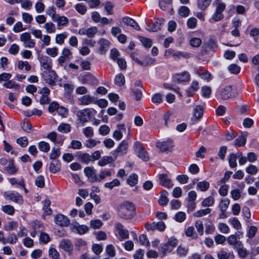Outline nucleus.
<instances>
[{"instance_id": "nucleus-4", "label": "nucleus", "mask_w": 259, "mask_h": 259, "mask_svg": "<svg viewBox=\"0 0 259 259\" xmlns=\"http://www.w3.org/2000/svg\"><path fill=\"white\" fill-rule=\"evenodd\" d=\"M134 149L138 157L143 160L146 161L149 160V157L148 153L139 142H136L134 143Z\"/></svg>"}, {"instance_id": "nucleus-35", "label": "nucleus", "mask_w": 259, "mask_h": 259, "mask_svg": "<svg viewBox=\"0 0 259 259\" xmlns=\"http://www.w3.org/2000/svg\"><path fill=\"white\" fill-rule=\"evenodd\" d=\"M211 0H197L198 8L201 10H205L210 5Z\"/></svg>"}, {"instance_id": "nucleus-56", "label": "nucleus", "mask_w": 259, "mask_h": 259, "mask_svg": "<svg viewBox=\"0 0 259 259\" xmlns=\"http://www.w3.org/2000/svg\"><path fill=\"white\" fill-rule=\"evenodd\" d=\"M39 149L44 152H48L50 150V145L48 143L42 141L38 144Z\"/></svg>"}, {"instance_id": "nucleus-61", "label": "nucleus", "mask_w": 259, "mask_h": 259, "mask_svg": "<svg viewBox=\"0 0 259 259\" xmlns=\"http://www.w3.org/2000/svg\"><path fill=\"white\" fill-rule=\"evenodd\" d=\"M202 96L205 98H209L211 93V89L209 87L204 86L201 89Z\"/></svg>"}, {"instance_id": "nucleus-38", "label": "nucleus", "mask_w": 259, "mask_h": 259, "mask_svg": "<svg viewBox=\"0 0 259 259\" xmlns=\"http://www.w3.org/2000/svg\"><path fill=\"white\" fill-rule=\"evenodd\" d=\"M44 28L48 33H53L56 32V29L55 25L51 22H49L44 25Z\"/></svg>"}, {"instance_id": "nucleus-12", "label": "nucleus", "mask_w": 259, "mask_h": 259, "mask_svg": "<svg viewBox=\"0 0 259 259\" xmlns=\"http://www.w3.org/2000/svg\"><path fill=\"white\" fill-rule=\"evenodd\" d=\"M84 173L88 178L90 182L94 183L97 182V176L96 174V170L93 167L88 166L84 168Z\"/></svg>"}, {"instance_id": "nucleus-36", "label": "nucleus", "mask_w": 259, "mask_h": 259, "mask_svg": "<svg viewBox=\"0 0 259 259\" xmlns=\"http://www.w3.org/2000/svg\"><path fill=\"white\" fill-rule=\"evenodd\" d=\"M217 256L219 259H229L233 258L234 255L233 252L227 253L225 251H220L217 254Z\"/></svg>"}, {"instance_id": "nucleus-7", "label": "nucleus", "mask_w": 259, "mask_h": 259, "mask_svg": "<svg viewBox=\"0 0 259 259\" xmlns=\"http://www.w3.org/2000/svg\"><path fill=\"white\" fill-rule=\"evenodd\" d=\"M4 196L6 199L12 200L19 204H21L23 203V199L22 196L17 192H6L4 193Z\"/></svg>"}, {"instance_id": "nucleus-57", "label": "nucleus", "mask_w": 259, "mask_h": 259, "mask_svg": "<svg viewBox=\"0 0 259 259\" xmlns=\"http://www.w3.org/2000/svg\"><path fill=\"white\" fill-rule=\"evenodd\" d=\"M24 67L26 71H29L31 68L27 61H19L18 63V68L22 70Z\"/></svg>"}, {"instance_id": "nucleus-49", "label": "nucleus", "mask_w": 259, "mask_h": 259, "mask_svg": "<svg viewBox=\"0 0 259 259\" xmlns=\"http://www.w3.org/2000/svg\"><path fill=\"white\" fill-rule=\"evenodd\" d=\"M46 53L48 55L54 58L56 57L58 54V49L56 47L53 48H48L46 50Z\"/></svg>"}, {"instance_id": "nucleus-58", "label": "nucleus", "mask_w": 259, "mask_h": 259, "mask_svg": "<svg viewBox=\"0 0 259 259\" xmlns=\"http://www.w3.org/2000/svg\"><path fill=\"white\" fill-rule=\"evenodd\" d=\"M61 152L59 148H53L50 154V158L52 160H57Z\"/></svg>"}, {"instance_id": "nucleus-16", "label": "nucleus", "mask_w": 259, "mask_h": 259, "mask_svg": "<svg viewBox=\"0 0 259 259\" xmlns=\"http://www.w3.org/2000/svg\"><path fill=\"white\" fill-rule=\"evenodd\" d=\"M175 78L179 83L186 82L189 81L190 79V74L187 71L177 73L175 75Z\"/></svg>"}, {"instance_id": "nucleus-55", "label": "nucleus", "mask_w": 259, "mask_h": 259, "mask_svg": "<svg viewBox=\"0 0 259 259\" xmlns=\"http://www.w3.org/2000/svg\"><path fill=\"white\" fill-rule=\"evenodd\" d=\"M246 172L250 175H254L258 171L257 167L253 164H250L245 169Z\"/></svg>"}, {"instance_id": "nucleus-54", "label": "nucleus", "mask_w": 259, "mask_h": 259, "mask_svg": "<svg viewBox=\"0 0 259 259\" xmlns=\"http://www.w3.org/2000/svg\"><path fill=\"white\" fill-rule=\"evenodd\" d=\"M49 255L52 259H59L60 254L54 248L50 247L49 249Z\"/></svg>"}, {"instance_id": "nucleus-19", "label": "nucleus", "mask_w": 259, "mask_h": 259, "mask_svg": "<svg viewBox=\"0 0 259 259\" xmlns=\"http://www.w3.org/2000/svg\"><path fill=\"white\" fill-rule=\"evenodd\" d=\"M82 83L96 85L98 83V80L94 75L88 73L83 76Z\"/></svg>"}, {"instance_id": "nucleus-22", "label": "nucleus", "mask_w": 259, "mask_h": 259, "mask_svg": "<svg viewBox=\"0 0 259 259\" xmlns=\"http://www.w3.org/2000/svg\"><path fill=\"white\" fill-rule=\"evenodd\" d=\"M123 23L127 26H130L137 30H140V27L138 23L133 19L125 17L122 19Z\"/></svg>"}, {"instance_id": "nucleus-27", "label": "nucleus", "mask_w": 259, "mask_h": 259, "mask_svg": "<svg viewBox=\"0 0 259 259\" xmlns=\"http://www.w3.org/2000/svg\"><path fill=\"white\" fill-rule=\"evenodd\" d=\"M4 170L10 175H13L17 172V169L14 166L13 160H9V162L5 166Z\"/></svg>"}, {"instance_id": "nucleus-64", "label": "nucleus", "mask_w": 259, "mask_h": 259, "mask_svg": "<svg viewBox=\"0 0 259 259\" xmlns=\"http://www.w3.org/2000/svg\"><path fill=\"white\" fill-rule=\"evenodd\" d=\"M144 250L142 249L137 250L133 254L134 259H143L144 256Z\"/></svg>"}, {"instance_id": "nucleus-63", "label": "nucleus", "mask_w": 259, "mask_h": 259, "mask_svg": "<svg viewBox=\"0 0 259 259\" xmlns=\"http://www.w3.org/2000/svg\"><path fill=\"white\" fill-rule=\"evenodd\" d=\"M197 24V20L194 17H191L187 22V26L190 29H194Z\"/></svg>"}, {"instance_id": "nucleus-10", "label": "nucleus", "mask_w": 259, "mask_h": 259, "mask_svg": "<svg viewBox=\"0 0 259 259\" xmlns=\"http://www.w3.org/2000/svg\"><path fill=\"white\" fill-rule=\"evenodd\" d=\"M98 32V29L95 26L88 28H81L78 30V33L81 35H86L89 38H93Z\"/></svg>"}, {"instance_id": "nucleus-62", "label": "nucleus", "mask_w": 259, "mask_h": 259, "mask_svg": "<svg viewBox=\"0 0 259 259\" xmlns=\"http://www.w3.org/2000/svg\"><path fill=\"white\" fill-rule=\"evenodd\" d=\"M189 9L186 6H182L179 10V15L183 17H187L189 15Z\"/></svg>"}, {"instance_id": "nucleus-9", "label": "nucleus", "mask_w": 259, "mask_h": 259, "mask_svg": "<svg viewBox=\"0 0 259 259\" xmlns=\"http://www.w3.org/2000/svg\"><path fill=\"white\" fill-rule=\"evenodd\" d=\"M59 246L60 248L67 252L69 255L72 254L74 247L70 240L67 239H63L61 240L60 242Z\"/></svg>"}, {"instance_id": "nucleus-31", "label": "nucleus", "mask_w": 259, "mask_h": 259, "mask_svg": "<svg viewBox=\"0 0 259 259\" xmlns=\"http://www.w3.org/2000/svg\"><path fill=\"white\" fill-rule=\"evenodd\" d=\"M112 172L110 170L102 169L100 171L98 176H97V182H100L103 180L107 177H109L111 176Z\"/></svg>"}, {"instance_id": "nucleus-53", "label": "nucleus", "mask_w": 259, "mask_h": 259, "mask_svg": "<svg viewBox=\"0 0 259 259\" xmlns=\"http://www.w3.org/2000/svg\"><path fill=\"white\" fill-rule=\"evenodd\" d=\"M58 130L63 133H67L71 130V126L69 124L62 123L59 125Z\"/></svg>"}, {"instance_id": "nucleus-17", "label": "nucleus", "mask_w": 259, "mask_h": 259, "mask_svg": "<svg viewBox=\"0 0 259 259\" xmlns=\"http://www.w3.org/2000/svg\"><path fill=\"white\" fill-rule=\"evenodd\" d=\"M78 104L82 106H87L90 104H94L95 98L90 95H84L78 99Z\"/></svg>"}, {"instance_id": "nucleus-28", "label": "nucleus", "mask_w": 259, "mask_h": 259, "mask_svg": "<svg viewBox=\"0 0 259 259\" xmlns=\"http://www.w3.org/2000/svg\"><path fill=\"white\" fill-rule=\"evenodd\" d=\"M137 63L141 66H147L153 64L155 62V59L149 56H146L143 61L139 59H137Z\"/></svg>"}, {"instance_id": "nucleus-25", "label": "nucleus", "mask_w": 259, "mask_h": 259, "mask_svg": "<svg viewBox=\"0 0 259 259\" xmlns=\"http://www.w3.org/2000/svg\"><path fill=\"white\" fill-rule=\"evenodd\" d=\"M53 21L56 22L58 27L66 26L69 23L68 19L66 17L64 16H60L58 15L53 20Z\"/></svg>"}, {"instance_id": "nucleus-34", "label": "nucleus", "mask_w": 259, "mask_h": 259, "mask_svg": "<svg viewBox=\"0 0 259 259\" xmlns=\"http://www.w3.org/2000/svg\"><path fill=\"white\" fill-rule=\"evenodd\" d=\"M191 54L185 52H181L178 51L175 52V54H174V59L175 60L180 59L182 58H185V59H188L191 57Z\"/></svg>"}, {"instance_id": "nucleus-23", "label": "nucleus", "mask_w": 259, "mask_h": 259, "mask_svg": "<svg viewBox=\"0 0 259 259\" xmlns=\"http://www.w3.org/2000/svg\"><path fill=\"white\" fill-rule=\"evenodd\" d=\"M204 108L201 105H197L193 109V116L196 120H200L203 116Z\"/></svg>"}, {"instance_id": "nucleus-50", "label": "nucleus", "mask_w": 259, "mask_h": 259, "mask_svg": "<svg viewBox=\"0 0 259 259\" xmlns=\"http://www.w3.org/2000/svg\"><path fill=\"white\" fill-rule=\"evenodd\" d=\"M228 69L230 73L234 74H238L241 70L240 67L236 64H231L228 66Z\"/></svg>"}, {"instance_id": "nucleus-37", "label": "nucleus", "mask_w": 259, "mask_h": 259, "mask_svg": "<svg viewBox=\"0 0 259 259\" xmlns=\"http://www.w3.org/2000/svg\"><path fill=\"white\" fill-rule=\"evenodd\" d=\"M127 183L131 186H135L138 182V176L136 174H131L127 179Z\"/></svg>"}, {"instance_id": "nucleus-44", "label": "nucleus", "mask_w": 259, "mask_h": 259, "mask_svg": "<svg viewBox=\"0 0 259 259\" xmlns=\"http://www.w3.org/2000/svg\"><path fill=\"white\" fill-rule=\"evenodd\" d=\"M106 252L110 257H113L116 254V250L114 246L112 244L107 245L106 247Z\"/></svg>"}, {"instance_id": "nucleus-11", "label": "nucleus", "mask_w": 259, "mask_h": 259, "mask_svg": "<svg viewBox=\"0 0 259 259\" xmlns=\"http://www.w3.org/2000/svg\"><path fill=\"white\" fill-rule=\"evenodd\" d=\"M54 221L57 225L60 227H67L70 225L68 218L62 214L56 215L54 218Z\"/></svg>"}, {"instance_id": "nucleus-60", "label": "nucleus", "mask_w": 259, "mask_h": 259, "mask_svg": "<svg viewBox=\"0 0 259 259\" xmlns=\"http://www.w3.org/2000/svg\"><path fill=\"white\" fill-rule=\"evenodd\" d=\"M237 251L238 255L241 258H244L247 255V252L242 245H240L237 248Z\"/></svg>"}, {"instance_id": "nucleus-43", "label": "nucleus", "mask_w": 259, "mask_h": 259, "mask_svg": "<svg viewBox=\"0 0 259 259\" xmlns=\"http://www.w3.org/2000/svg\"><path fill=\"white\" fill-rule=\"evenodd\" d=\"M168 195V192L166 191L162 192L161 195L158 200V203L160 205H166L168 202V199L167 197V195Z\"/></svg>"}, {"instance_id": "nucleus-14", "label": "nucleus", "mask_w": 259, "mask_h": 259, "mask_svg": "<svg viewBox=\"0 0 259 259\" xmlns=\"http://www.w3.org/2000/svg\"><path fill=\"white\" fill-rule=\"evenodd\" d=\"M164 20L162 18H158L156 21L152 25H147L146 28L147 30L152 32H156L160 29L161 26L163 24Z\"/></svg>"}, {"instance_id": "nucleus-45", "label": "nucleus", "mask_w": 259, "mask_h": 259, "mask_svg": "<svg viewBox=\"0 0 259 259\" xmlns=\"http://www.w3.org/2000/svg\"><path fill=\"white\" fill-rule=\"evenodd\" d=\"M224 18V15L222 13L215 11V12L212 15L209 21L212 22V21L217 22L222 20Z\"/></svg>"}, {"instance_id": "nucleus-41", "label": "nucleus", "mask_w": 259, "mask_h": 259, "mask_svg": "<svg viewBox=\"0 0 259 259\" xmlns=\"http://www.w3.org/2000/svg\"><path fill=\"white\" fill-rule=\"evenodd\" d=\"M78 159L82 162L88 163L91 161V156L88 153H79L77 155Z\"/></svg>"}, {"instance_id": "nucleus-29", "label": "nucleus", "mask_w": 259, "mask_h": 259, "mask_svg": "<svg viewBox=\"0 0 259 259\" xmlns=\"http://www.w3.org/2000/svg\"><path fill=\"white\" fill-rule=\"evenodd\" d=\"M213 5L215 7V11L223 13L226 8V4L221 0H215Z\"/></svg>"}, {"instance_id": "nucleus-39", "label": "nucleus", "mask_w": 259, "mask_h": 259, "mask_svg": "<svg viewBox=\"0 0 259 259\" xmlns=\"http://www.w3.org/2000/svg\"><path fill=\"white\" fill-rule=\"evenodd\" d=\"M113 159L111 156H104L98 162V165L100 166H104L106 165L111 163Z\"/></svg>"}, {"instance_id": "nucleus-51", "label": "nucleus", "mask_w": 259, "mask_h": 259, "mask_svg": "<svg viewBox=\"0 0 259 259\" xmlns=\"http://www.w3.org/2000/svg\"><path fill=\"white\" fill-rule=\"evenodd\" d=\"M211 212V209L207 208L204 209H200L194 213V215L196 217H202L209 214Z\"/></svg>"}, {"instance_id": "nucleus-52", "label": "nucleus", "mask_w": 259, "mask_h": 259, "mask_svg": "<svg viewBox=\"0 0 259 259\" xmlns=\"http://www.w3.org/2000/svg\"><path fill=\"white\" fill-rule=\"evenodd\" d=\"M120 185V181L118 179H115L110 182L105 183V187L109 189H112L114 187L119 186Z\"/></svg>"}, {"instance_id": "nucleus-21", "label": "nucleus", "mask_w": 259, "mask_h": 259, "mask_svg": "<svg viewBox=\"0 0 259 259\" xmlns=\"http://www.w3.org/2000/svg\"><path fill=\"white\" fill-rule=\"evenodd\" d=\"M199 89V83L196 80L192 82L190 87L186 90L187 95L188 97L192 96Z\"/></svg>"}, {"instance_id": "nucleus-6", "label": "nucleus", "mask_w": 259, "mask_h": 259, "mask_svg": "<svg viewBox=\"0 0 259 259\" xmlns=\"http://www.w3.org/2000/svg\"><path fill=\"white\" fill-rule=\"evenodd\" d=\"M235 96L234 88L231 85H227L223 88L220 93V96L222 100H226Z\"/></svg>"}, {"instance_id": "nucleus-20", "label": "nucleus", "mask_w": 259, "mask_h": 259, "mask_svg": "<svg viewBox=\"0 0 259 259\" xmlns=\"http://www.w3.org/2000/svg\"><path fill=\"white\" fill-rule=\"evenodd\" d=\"M248 135V133L247 132L242 133L241 136L235 140L234 146L236 147H239L245 145Z\"/></svg>"}, {"instance_id": "nucleus-3", "label": "nucleus", "mask_w": 259, "mask_h": 259, "mask_svg": "<svg viewBox=\"0 0 259 259\" xmlns=\"http://www.w3.org/2000/svg\"><path fill=\"white\" fill-rule=\"evenodd\" d=\"M174 146V142L170 139H167L162 141H158L156 143V147L161 152L171 151Z\"/></svg>"}, {"instance_id": "nucleus-40", "label": "nucleus", "mask_w": 259, "mask_h": 259, "mask_svg": "<svg viewBox=\"0 0 259 259\" xmlns=\"http://www.w3.org/2000/svg\"><path fill=\"white\" fill-rule=\"evenodd\" d=\"M114 83L116 85L119 87L123 85L125 83L124 75L121 73L117 74L115 77Z\"/></svg>"}, {"instance_id": "nucleus-48", "label": "nucleus", "mask_w": 259, "mask_h": 259, "mask_svg": "<svg viewBox=\"0 0 259 259\" xmlns=\"http://www.w3.org/2000/svg\"><path fill=\"white\" fill-rule=\"evenodd\" d=\"M197 187L201 191L204 192L208 189L209 187V183L206 181L199 182L197 184Z\"/></svg>"}, {"instance_id": "nucleus-2", "label": "nucleus", "mask_w": 259, "mask_h": 259, "mask_svg": "<svg viewBox=\"0 0 259 259\" xmlns=\"http://www.w3.org/2000/svg\"><path fill=\"white\" fill-rule=\"evenodd\" d=\"M42 76L46 82L50 85H55L57 82L58 75L55 71L50 69L44 71Z\"/></svg>"}, {"instance_id": "nucleus-13", "label": "nucleus", "mask_w": 259, "mask_h": 259, "mask_svg": "<svg viewBox=\"0 0 259 259\" xmlns=\"http://www.w3.org/2000/svg\"><path fill=\"white\" fill-rule=\"evenodd\" d=\"M40 66L45 70H50L52 68V60L47 56H41L38 57Z\"/></svg>"}, {"instance_id": "nucleus-18", "label": "nucleus", "mask_w": 259, "mask_h": 259, "mask_svg": "<svg viewBox=\"0 0 259 259\" xmlns=\"http://www.w3.org/2000/svg\"><path fill=\"white\" fill-rule=\"evenodd\" d=\"M159 179L160 184L166 187L167 188H170L173 186L171 180L169 179L167 175L165 174H160L159 176Z\"/></svg>"}, {"instance_id": "nucleus-26", "label": "nucleus", "mask_w": 259, "mask_h": 259, "mask_svg": "<svg viewBox=\"0 0 259 259\" xmlns=\"http://www.w3.org/2000/svg\"><path fill=\"white\" fill-rule=\"evenodd\" d=\"M60 169V163L58 160H53L50 165L49 170L51 172L56 174Z\"/></svg>"}, {"instance_id": "nucleus-42", "label": "nucleus", "mask_w": 259, "mask_h": 259, "mask_svg": "<svg viewBox=\"0 0 259 259\" xmlns=\"http://www.w3.org/2000/svg\"><path fill=\"white\" fill-rule=\"evenodd\" d=\"M68 34L66 32L56 34L55 36V41L59 45H62L64 43V40L67 37Z\"/></svg>"}, {"instance_id": "nucleus-30", "label": "nucleus", "mask_w": 259, "mask_h": 259, "mask_svg": "<svg viewBox=\"0 0 259 259\" xmlns=\"http://www.w3.org/2000/svg\"><path fill=\"white\" fill-rule=\"evenodd\" d=\"M172 250V248H171V247L167 243H163L161 244L160 247L159 248V251L162 254V257L165 256L167 253L170 252Z\"/></svg>"}, {"instance_id": "nucleus-5", "label": "nucleus", "mask_w": 259, "mask_h": 259, "mask_svg": "<svg viewBox=\"0 0 259 259\" xmlns=\"http://www.w3.org/2000/svg\"><path fill=\"white\" fill-rule=\"evenodd\" d=\"M20 40L23 42L24 47L33 48L35 46L34 39H32L30 34L29 32H24L20 35Z\"/></svg>"}, {"instance_id": "nucleus-15", "label": "nucleus", "mask_w": 259, "mask_h": 259, "mask_svg": "<svg viewBox=\"0 0 259 259\" xmlns=\"http://www.w3.org/2000/svg\"><path fill=\"white\" fill-rule=\"evenodd\" d=\"M98 44L99 45V53L102 55L104 54L108 50L110 42L105 38H101L99 40Z\"/></svg>"}, {"instance_id": "nucleus-24", "label": "nucleus", "mask_w": 259, "mask_h": 259, "mask_svg": "<svg viewBox=\"0 0 259 259\" xmlns=\"http://www.w3.org/2000/svg\"><path fill=\"white\" fill-rule=\"evenodd\" d=\"M64 89V96L68 99H72V92L74 90V85L73 84L65 83L63 85Z\"/></svg>"}, {"instance_id": "nucleus-47", "label": "nucleus", "mask_w": 259, "mask_h": 259, "mask_svg": "<svg viewBox=\"0 0 259 259\" xmlns=\"http://www.w3.org/2000/svg\"><path fill=\"white\" fill-rule=\"evenodd\" d=\"M190 45L193 48H198L202 44V40L200 38L193 37L189 40Z\"/></svg>"}, {"instance_id": "nucleus-1", "label": "nucleus", "mask_w": 259, "mask_h": 259, "mask_svg": "<svg viewBox=\"0 0 259 259\" xmlns=\"http://www.w3.org/2000/svg\"><path fill=\"white\" fill-rule=\"evenodd\" d=\"M118 215L124 219H130L135 214V206L131 202L124 201L117 207Z\"/></svg>"}, {"instance_id": "nucleus-32", "label": "nucleus", "mask_w": 259, "mask_h": 259, "mask_svg": "<svg viewBox=\"0 0 259 259\" xmlns=\"http://www.w3.org/2000/svg\"><path fill=\"white\" fill-rule=\"evenodd\" d=\"M128 149V144L125 141H123L121 142V143L118 146L117 148L116 151L121 154H124L126 153Z\"/></svg>"}, {"instance_id": "nucleus-59", "label": "nucleus", "mask_w": 259, "mask_h": 259, "mask_svg": "<svg viewBox=\"0 0 259 259\" xmlns=\"http://www.w3.org/2000/svg\"><path fill=\"white\" fill-rule=\"evenodd\" d=\"M46 14L51 17L52 21L58 15L56 14V9L54 7H50L46 10Z\"/></svg>"}, {"instance_id": "nucleus-46", "label": "nucleus", "mask_w": 259, "mask_h": 259, "mask_svg": "<svg viewBox=\"0 0 259 259\" xmlns=\"http://www.w3.org/2000/svg\"><path fill=\"white\" fill-rule=\"evenodd\" d=\"M214 202V198L212 196H208L204 199L202 203V206L203 207H210L212 206Z\"/></svg>"}, {"instance_id": "nucleus-33", "label": "nucleus", "mask_w": 259, "mask_h": 259, "mask_svg": "<svg viewBox=\"0 0 259 259\" xmlns=\"http://www.w3.org/2000/svg\"><path fill=\"white\" fill-rule=\"evenodd\" d=\"M230 204V200L228 198H225L222 200L220 202L219 204V208L222 211V214H224L227 209L229 205Z\"/></svg>"}, {"instance_id": "nucleus-8", "label": "nucleus", "mask_w": 259, "mask_h": 259, "mask_svg": "<svg viewBox=\"0 0 259 259\" xmlns=\"http://www.w3.org/2000/svg\"><path fill=\"white\" fill-rule=\"evenodd\" d=\"M76 115L79 121L83 124L91 118L92 111L89 109L80 110L77 112Z\"/></svg>"}]
</instances>
